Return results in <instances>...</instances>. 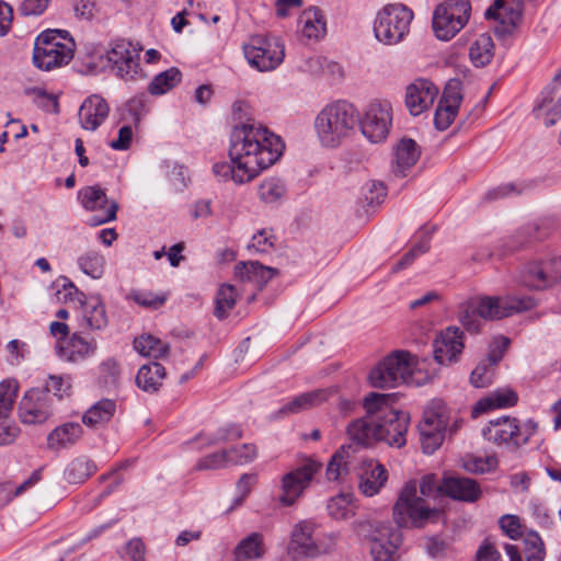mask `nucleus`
Returning <instances> with one entry per match:
<instances>
[{"instance_id": "42", "label": "nucleus", "mask_w": 561, "mask_h": 561, "mask_svg": "<svg viewBox=\"0 0 561 561\" xmlns=\"http://www.w3.org/2000/svg\"><path fill=\"white\" fill-rule=\"evenodd\" d=\"M96 470L95 465L87 457L73 459L65 469V479L69 483H81Z\"/></svg>"}, {"instance_id": "6", "label": "nucleus", "mask_w": 561, "mask_h": 561, "mask_svg": "<svg viewBox=\"0 0 561 561\" xmlns=\"http://www.w3.org/2000/svg\"><path fill=\"white\" fill-rule=\"evenodd\" d=\"M462 419L442 400H432L419 425L421 445L425 454H433L440 447L447 434L453 435L462 426Z\"/></svg>"}, {"instance_id": "21", "label": "nucleus", "mask_w": 561, "mask_h": 561, "mask_svg": "<svg viewBox=\"0 0 561 561\" xmlns=\"http://www.w3.org/2000/svg\"><path fill=\"white\" fill-rule=\"evenodd\" d=\"M462 101L461 82L451 79L447 82L435 112L434 124L437 129L445 130L454 122Z\"/></svg>"}, {"instance_id": "51", "label": "nucleus", "mask_w": 561, "mask_h": 561, "mask_svg": "<svg viewBox=\"0 0 561 561\" xmlns=\"http://www.w3.org/2000/svg\"><path fill=\"white\" fill-rule=\"evenodd\" d=\"M494 364L489 359L480 362L470 375V382L476 388H484L491 385L494 377Z\"/></svg>"}, {"instance_id": "61", "label": "nucleus", "mask_w": 561, "mask_h": 561, "mask_svg": "<svg viewBox=\"0 0 561 561\" xmlns=\"http://www.w3.org/2000/svg\"><path fill=\"white\" fill-rule=\"evenodd\" d=\"M231 465L229 460V451L224 450L220 453H215L210 456L205 457L198 463L199 469H219L225 466Z\"/></svg>"}, {"instance_id": "60", "label": "nucleus", "mask_w": 561, "mask_h": 561, "mask_svg": "<svg viewBox=\"0 0 561 561\" xmlns=\"http://www.w3.org/2000/svg\"><path fill=\"white\" fill-rule=\"evenodd\" d=\"M53 0H23L19 10L25 16H39L42 15Z\"/></svg>"}, {"instance_id": "12", "label": "nucleus", "mask_w": 561, "mask_h": 561, "mask_svg": "<svg viewBox=\"0 0 561 561\" xmlns=\"http://www.w3.org/2000/svg\"><path fill=\"white\" fill-rule=\"evenodd\" d=\"M537 430L538 424L531 419L520 424L515 417L503 416L489 421L482 430V435L496 445L519 448L530 440Z\"/></svg>"}, {"instance_id": "19", "label": "nucleus", "mask_w": 561, "mask_h": 561, "mask_svg": "<svg viewBox=\"0 0 561 561\" xmlns=\"http://www.w3.org/2000/svg\"><path fill=\"white\" fill-rule=\"evenodd\" d=\"M78 199L85 210L96 213L89 219L91 226H100L116 219L118 205L107 198L106 192L100 185L79 190Z\"/></svg>"}, {"instance_id": "43", "label": "nucleus", "mask_w": 561, "mask_h": 561, "mask_svg": "<svg viewBox=\"0 0 561 561\" xmlns=\"http://www.w3.org/2000/svg\"><path fill=\"white\" fill-rule=\"evenodd\" d=\"M134 348L142 356L161 358L168 354L169 346L161 340L144 334L134 341Z\"/></svg>"}, {"instance_id": "8", "label": "nucleus", "mask_w": 561, "mask_h": 561, "mask_svg": "<svg viewBox=\"0 0 561 561\" xmlns=\"http://www.w3.org/2000/svg\"><path fill=\"white\" fill-rule=\"evenodd\" d=\"M358 535L366 541L374 561H394L402 543V534L390 523L362 522Z\"/></svg>"}, {"instance_id": "22", "label": "nucleus", "mask_w": 561, "mask_h": 561, "mask_svg": "<svg viewBox=\"0 0 561 561\" xmlns=\"http://www.w3.org/2000/svg\"><path fill=\"white\" fill-rule=\"evenodd\" d=\"M438 89L426 79H417L407 87L405 105L414 116L422 114L434 103Z\"/></svg>"}, {"instance_id": "25", "label": "nucleus", "mask_w": 561, "mask_h": 561, "mask_svg": "<svg viewBox=\"0 0 561 561\" xmlns=\"http://www.w3.org/2000/svg\"><path fill=\"white\" fill-rule=\"evenodd\" d=\"M484 16L486 20L494 22L493 30L495 34L505 36L513 33L520 19V13L505 0H495L485 10Z\"/></svg>"}, {"instance_id": "29", "label": "nucleus", "mask_w": 561, "mask_h": 561, "mask_svg": "<svg viewBox=\"0 0 561 561\" xmlns=\"http://www.w3.org/2000/svg\"><path fill=\"white\" fill-rule=\"evenodd\" d=\"M376 413L370 416V413L366 410V415L352 422L347 426V434L353 442L359 445L368 446L374 442H378L380 435V425H377L378 419Z\"/></svg>"}, {"instance_id": "11", "label": "nucleus", "mask_w": 561, "mask_h": 561, "mask_svg": "<svg viewBox=\"0 0 561 561\" xmlns=\"http://www.w3.org/2000/svg\"><path fill=\"white\" fill-rule=\"evenodd\" d=\"M321 469L322 463L313 457L302 456L298 458L296 466L280 478L279 504L285 507L296 504Z\"/></svg>"}, {"instance_id": "20", "label": "nucleus", "mask_w": 561, "mask_h": 561, "mask_svg": "<svg viewBox=\"0 0 561 561\" xmlns=\"http://www.w3.org/2000/svg\"><path fill=\"white\" fill-rule=\"evenodd\" d=\"M51 415V399L46 391L41 388H32L24 393L19 403V417L22 423L42 424Z\"/></svg>"}, {"instance_id": "33", "label": "nucleus", "mask_w": 561, "mask_h": 561, "mask_svg": "<svg viewBox=\"0 0 561 561\" xmlns=\"http://www.w3.org/2000/svg\"><path fill=\"white\" fill-rule=\"evenodd\" d=\"M232 553L237 561L262 559L266 553L264 536L257 531L251 533L238 542Z\"/></svg>"}, {"instance_id": "31", "label": "nucleus", "mask_w": 561, "mask_h": 561, "mask_svg": "<svg viewBox=\"0 0 561 561\" xmlns=\"http://www.w3.org/2000/svg\"><path fill=\"white\" fill-rule=\"evenodd\" d=\"M444 492L453 499L474 502L481 494L478 483L465 477H448L443 481Z\"/></svg>"}, {"instance_id": "64", "label": "nucleus", "mask_w": 561, "mask_h": 561, "mask_svg": "<svg viewBox=\"0 0 561 561\" xmlns=\"http://www.w3.org/2000/svg\"><path fill=\"white\" fill-rule=\"evenodd\" d=\"M501 529L511 538L517 539L522 535L520 520L516 515H505L500 519Z\"/></svg>"}, {"instance_id": "47", "label": "nucleus", "mask_w": 561, "mask_h": 561, "mask_svg": "<svg viewBox=\"0 0 561 561\" xmlns=\"http://www.w3.org/2000/svg\"><path fill=\"white\" fill-rule=\"evenodd\" d=\"M80 270L94 279H99L104 274L105 259L98 251H88L78 259Z\"/></svg>"}, {"instance_id": "58", "label": "nucleus", "mask_w": 561, "mask_h": 561, "mask_svg": "<svg viewBox=\"0 0 561 561\" xmlns=\"http://www.w3.org/2000/svg\"><path fill=\"white\" fill-rule=\"evenodd\" d=\"M242 430L240 426L231 424L224 427H220L216 434L210 436L207 440L208 445H215L221 442H230L238 438H241Z\"/></svg>"}, {"instance_id": "45", "label": "nucleus", "mask_w": 561, "mask_h": 561, "mask_svg": "<svg viewBox=\"0 0 561 561\" xmlns=\"http://www.w3.org/2000/svg\"><path fill=\"white\" fill-rule=\"evenodd\" d=\"M33 103L46 113L57 114L59 112V95L48 92L44 88H30L25 90Z\"/></svg>"}, {"instance_id": "41", "label": "nucleus", "mask_w": 561, "mask_h": 561, "mask_svg": "<svg viewBox=\"0 0 561 561\" xmlns=\"http://www.w3.org/2000/svg\"><path fill=\"white\" fill-rule=\"evenodd\" d=\"M494 44L489 34H481L471 45L469 56L477 67L488 65L493 58Z\"/></svg>"}, {"instance_id": "37", "label": "nucleus", "mask_w": 561, "mask_h": 561, "mask_svg": "<svg viewBox=\"0 0 561 561\" xmlns=\"http://www.w3.org/2000/svg\"><path fill=\"white\" fill-rule=\"evenodd\" d=\"M165 377V369L159 363L144 365L136 376L137 386L147 392H154L162 385Z\"/></svg>"}, {"instance_id": "9", "label": "nucleus", "mask_w": 561, "mask_h": 561, "mask_svg": "<svg viewBox=\"0 0 561 561\" xmlns=\"http://www.w3.org/2000/svg\"><path fill=\"white\" fill-rule=\"evenodd\" d=\"M417 359L411 353L397 351L382 359L369 374L375 388H394L401 383H413Z\"/></svg>"}, {"instance_id": "5", "label": "nucleus", "mask_w": 561, "mask_h": 561, "mask_svg": "<svg viewBox=\"0 0 561 561\" xmlns=\"http://www.w3.org/2000/svg\"><path fill=\"white\" fill-rule=\"evenodd\" d=\"M396 399L394 393H370L366 397L364 407L370 413H376L377 425H380V436L378 442H385L389 446L398 448L405 445V435L409 427L408 413L397 410L392 403Z\"/></svg>"}, {"instance_id": "34", "label": "nucleus", "mask_w": 561, "mask_h": 561, "mask_svg": "<svg viewBox=\"0 0 561 561\" xmlns=\"http://www.w3.org/2000/svg\"><path fill=\"white\" fill-rule=\"evenodd\" d=\"M299 24L302 35L309 39H320L327 34V20L319 8L305 10L299 18Z\"/></svg>"}, {"instance_id": "16", "label": "nucleus", "mask_w": 561, "mask_h": 561, "mask_svg": "<svg viewBox=\"0 0 561 561\" xmlns=\"http://www.w3.org/2000/svg\"><path fill=\"white\" fill-rule=\"evenodd\" d=\"M248 62L260 71L276 69L284 60L285 48L276 37L254 35L243 46Z\"/></svg>"}, {"instance_id": "14", "label": "nucleus", "mask_w": 561, "mask_h": 561, "mask_svg": "<svg viewBox=\"0 0 561 561\" xmlns=\"http://www.w3.org/2000/svg\"><path fill=\"white\" fill-rule=\"evenodd\" d=\"M141 47L127 39H117L110 44L105 58L116 76L125 81L145 78L140 67Z\"/></svg>"}, {"instance_id": "4", "label": "nucleus", "mask_w": 561, "mask_h": 561, "mask_svg": "<svg viewBox=\"0 0 561 561\" xmlns=\"http://www.w3.org/2000/svg\"><path fill=\"white\" fill-rule=\"evenodd\" d=\"M358 123L357 111L347 101L327 104L314 117L313 129L323 148H337L347 140Z\"/></svg>"}, {"instance_id": "26", "label": "nucleus", "mask_w": 561, "mask_h": 561, "mask_svg": "<svg viewBox=\"0 0 561 561\" xmlns=\"http://www.w3.org/2000/svg\"><path fill=\"white\" fill-rule=\"evenodd\" d=\"M108 114L107 102L101 95L92 94L83 101L79 108V124L83 129L94 131L105 122Z\"/></svg>"}, {"instance_id": "54", "label": "nucleus", "mask_w": 561, "mask_h": 561, "mask_svg": "<svg viewBox=\"0 0 561 561\" xmlns=\"http://www.w3.org/2000/svg\"><path fill=\"white\" fill-rule=\"evenodd\" d=\"M228 451L231 465H245L253 461L256 457V447L252 444L232 447Z\"/></svg>"}, {"instance_id": "55", "label": "nucleus", "mask_w": 561, "mask_h": 561, "mask_svg": "<svg viewBox=\"0 0 561 561\" xmlns=\"http://www.w3.org/2000/svg\"><path fill=\"white\" fill-rule=\"evenodd\" d=\"M273 248L274 237L267 230H261L255 233L248 244V249L254 253H268Z\"/></svg>"}, {"instance_id": "24", "label": "nucleus", "mask_w": 561, "mask_h": 561, "mask_svg": "<svg viewBox=\"0 0 561 561\" xmlns=\"http://www.w3.org/2000/svg\"><path fill=\"white\" fill-rule=\"evenodd\" d=\"M57 356L68 363H79L94 355L96 343L87 341L80 334L73 333L69 339H59L56 341Z\"/></svg>"}, {"instance_id": "36", "label": "nucleus", "mask_w": 561, "mask_h": 561, "mask_svg": "<svg viewBox=\"0 0 561 561\" xmlns=\"http://www.w3.org/2000/svg\"><path fill=\"white\" fill-rule=\"evenodd\" d=\"M327 399L323 390L306 392L294 398L290 402L284 404L277 412V417L286 416L289 414L299 413L304 410L310 409L323 402Z\"/></svg>"}, {"instance_id": "7", "label": "nucleus", "mask_w": 561, "mask_h": 561, "mask_svg": "<svg viewBox=\"0 0 561 561\" xmlns=\"http://www.w3.org/2000/svg\"><path fill=\"white\" fill-rule=\"evenodd\" d=\"M76 43L68 31L46 30L35 39L33 62L42 69H51L67 65L73 57Z\"/></svg>"}, {"instance_id": "1", "label": "nucleus", "mask_w": 561, "mask_h": 561, "mask_svg": "<svg viewBox=\"0 0 561 561\" xmlns=\"http://www.w3.org/2000/svg\"><path fill=\"white\" fill-rule=\"evenodd\" d=\"M249 106L237 101L231 106L234 125L230 133L229 161L214 163L213 173L222 182L242 185L282 157L283 139L263 124L248 117Z\"/></svg>"}, {"instance_id": "62", "label": "nucleus", "mask_w": 561, "mask_h": 561, "mask_svg": "<svg viewBox=\"0 0 561 561\" xmlns=\"http://www.w3.org/2000/svg\"><path fill=\"white\" fill-rule=\"evenodd\" d=\"M539 264L545 270L549 287L561 280V257H554Z\"/></svg>"}, {"instance_id": "30", "label": "nucleus", "mask_w": 561, "mask_h": 561, "mask_svg": "<svg viewBox=\"0 0 561 561\" xmlns=\"http://www.w3.org/2000/svg\"><path fill=\"white\" fill-rule=\"evenodd\" d=\"M83 430L77 422H66L55 427L47 436V446L53 450L66 449L77 444Z\"/></svg>"}, {"instance_id": "53", "label": "nucleus", "mask_w": 561, "mask_h": 561, "mask_svg": "<svg viewBox=\"0 0 561 561\" xmlns=\"http://www.w3.org/2000/svg\"><path fill=\"white\" fill-rule=\"evenodd\" d=\"M524 553L526 561H543L546 551L538 534L531 533L525 538Z\"/></svg>"}, {"instance_id": "23", "label": "nucleus", "mask_w": 561, "mask_h": 561, "mask_svg": "<svg viewBox=\"0 0 561 561\" xmlns=\"http://www.w3.org/2000/svg\"><path fill=\"white\" fill-rule=\"evenodd\" d=\"M434 357L440 365H447L458 359L463 350L462 332L449 327L434 341Z\"/></svg>"}, {"instance_id": "17", "label": "nucleus", "mask_w": 561, "mask_h": 561, "mask_svg": "<svg viewBox=\"0 0 561 561\" xmlns=\"http://www.w3.org/2000/svg\"><path fill=\"white\" fill-rule=\"evenodd\" d=\"M316 523L310 519L299 520L293 526L287 545V554L291 559L313 558L328 552L323 540L316 539Z\"/></svg>"}, {"instance_id": "49", "label": "nucleus", "mask_w": 561, "mask_h": 561, "mask_svg": "<svg viewBox=\"0 0 561 561\" xmlns=\"http://www.w3.org/2000/svg\"><path fill=\"white\" fill-rule=\"evenodd\" d=\"M238 294L231 285H221L216 296L215 316L218 319H225L229 311L234 307Z\"/></svg>"}, {"instance_id": "46", "label": "nucleus", "mask_w": 561, "mask_h": 561, "mask_svg": "<svg viewBox=\"0 0 561 561\" xmlns=\"http://www.w3.org/2000/svg\"><path fill=\"white\" fill-rule=\"evenodd\" d=\"M519 282L531 289H545L549 287L545 270L541 268L539 263L525 265L519 273Z\"/></svg>"}, {"instance_id": "48", "label": "nucleus", "mask_w": 561, "mask_h": 561, "mask_svg": "<svg viewBox=\"0 0 561 561\" xmlns=\"http://www.w3.org/2000/svg\"><path fill=\"white\" fill-rule=\"evenodd\" d=\"M286 192L284 182L278 178L264 179L257 188L259 198L264 203H275L280 199Z\"/></svg>"}, {"instance_id": "15", "label": "nucleus", "mask_w": 561, "mask_h": 561, "mask_svg": "<svg viewBox=\"0 0 561 561\" xmlns=\"http://www.w3.org/2000/svg\"><path fill=\"white\" fill-rule=\"evenodd\" d=\"M64 288L65 298L79 305L77 318L79 327L83 331H100L107 327L108 318L105 306L99 296L87 297L72 283L65 285Z\"/></svg>"}, {"instance_id": "52", "label": "nucleus", "mask_w": 561, "mask_h": 561, "mask_svg": "<svg viewBox=\"0 0 561 561\" xmlns=\"http://www.w3.org/2000/svg\"><path fill=\"white\" fill-rule=\"evenodd\" d=\"M165 174L174 190L183 191L187 185V170L176 162H164Z\"/></svg>"}, {"instance_id": "27", "label": "nucleus", "mask_w": 561, "mask_h": 561, "mask_svg": "<svg viewBox=\"0 0 561 561\" xmlns=\"http://www.w3.org/2000/svg\"><path fill=\"white\" fill-rule=\"evenodd\" d=\"M388 480L386 468L379 462L370 459L364 462L363 471L359 474L358 488L366 496H374L380 492Z\"/></svg>"}, {"instance_id": "63", "label": "nucleus", "mask_w": 561, "mask_h": 561, "mask_svg": "<svg viewBox=\"0 0 561 561\" xmlns=\"http://www.w3.org/2000/svg\"><path fill=\"white\" fill-rule=\"evenodd\" d=\"M510 345V339L505 336H496L490 345V351L488 354L489 362L491 364L496 365L503 357L505 351Z\"/></svg>"}, {"instance_id": "39", "label": "nucleus", "mask_w": 561, "mask_h": 561, "mask_svg": "<svg viewBox=\"0 0 561 561\" xmlns=\"http://www.w3.org/2000/svg\"><path fill=\"white\" fill-rule=\"evenodd\" d=\"M328 514L336 520H344L355 515L356 506L352 493H340L331 497L327 505Z\"/></svg>"}, {"instance_id": "35", "label": "nucleus", "mask_w": 561, "mask_h": 561, "mask_svg": "<svg viewBox=\"0 0 561 561\" xmlns=\"http://www.w3.org/2000/svg\"><path fill=\"white\" fill-rule=\"evenodd\" d=\"M517 402L516 393L508 389L502 388L491 392L488 397L479 400L472 408V416L477 417L491 409L513 407Z\"/></svg>"}, {"instance_id": "59", "label": "nucleus", "mask_w": 561, "mask_h": 561, "mask_svg": "<svg viewBox=\"0 0 561 561\" xmlns=\"http://www.w3.org/2000/svg\"><path fill=\"white\" fill-rule=\"evenodd\" d=\"M134 300L146 308L158 309L167 301L165 295H157L151 291H138L133 295Z\"/></svg>"}, {"instance_id": "10", "label": "nucleus", "mask_w": 561, "mask_h": 561, "mask_svg": "<svg viewBox=\"0 0 561 561\" xmlns=\"http://www.w3.org/2000/svg\"><path fill=\"white\" fill-rule=\"evenodd\" d=\"M413 18L412 10L401 3L382 7L374 20L376 39L388 46L401 43L410 32Z\"/></svg>"}, {"instance_id": "50", "label": "nucleus", "mask_w": 561, "mask_h": 561, "mask_svg": "<svg viewBox=\"0 0 561 561\" xmlns=\"http://www.w3.org/2000/svg\"><path fill=\"white\" fill-rule=\"evenodd\" d=\"M19 386L15 380L0 382V419L10 416L18 396Z\"/></svg>"}, {"instance_id": "13", "label": "nucleus", "mask_w": 561, "mask_h": 561, "mask_svg": "<svg viewBox=\"0 0 561 561\" xmlns=\"http://www.w3.org/2000/svg\"><path fill=\"white\" fill-rule=\"evenodd\" d=\"M471 14L469 0H444L434 10L433 30L437 38L449 41L468 23Z\"/></svg>"}, {"instance_id": "40", "label": "nucleus", "mask_w": 561, "mask_h": 561, "mask_svg": "<svg viewBox=\"0 0 561 561\" xmlns=\"http://www.w3.org/2000/svg\"><path fill=\"white\" fill-rule=\"evenodd\" d=\"M182 80L181 71L172 67L157 75L149 83L148 91L152 95H162L176 87Z\"/></svg>"}, {"instance_id": "32", "label": "nucleus", "mask_w": 561, "mask_h": 561, "mask_svg": "<svg viewBox=\"0 0 561 561\" xmlns=\"http://www.w3.org/2000/svg\"><path fill=\"white\" fill-rule=\"evenodd\" d=\"M276 270L264 266L256 261L239 262L234 267V274L243 282H250L259 288L265 286L275 275Z\"/></svg>"}, {"instance_id": "2", "label": "nucleus", "mask_w": 561, "mask_h": 561, "mask_svg": "<svg viewBox=\"0 0 561 561\" xmlns=\"http://www.w3.org/2000/svg\"><path fill=\"white\" fill-rule=\"evenodd\" d=\"M444 492L443 483H438L435 474L424 476L420 482L411 480L400 491L393 506V518L398 526L422 527L428 520L438 516L439 511L426 503V497Z\"/></svg>"}, {"instance_id": "56", "label": "nucleus", "mask_w": 561, "mask_h": 561, "mask_svg": "<svg viewBox=\"0 0 561 561\" xmlns=\"http://www.w3.org/2000/svg\"><path fill=\"white\" fill-rule=\"evenodd\" d=\"M71 388V383L69 378H65L62 376L51 375L49 376L45 388L43 389L48 394L53 392L59 399L69 394V390Z\"/></svg>"}, {"instance_id": "3", "label": "nucleus", "mask_w": 561, "mask_h": 561, "mask_svg": "<svg viewBox=\"0 0 561 561\" xmlns=\"http://www.w3.org/2000/svg\"><path fill=\"white\" fill-rule=\"evenodd\" d=\"M535 300L529 296L473 297L459 305L458 320L470 332H478L484 320H497L530 310Z\"/></svg>"}, {"instance_id": "44", "label": "nucleus", "mask_w": 561, "mask_h": 561, "mask_svg": "<svg viewBox=\"0 0 561 561\" xmlns=\"http://www.w3.org/2000/svg\"><path fill=\"white\" fill-rule=\"evenodd\" d=\"M351 449V446H342L331 457L325 470V476L329 481H337L348 472Z\"/></svg>"}, {"instance_id": "28", "label": "nucleus", "mask_w": 561, "mask_h": 561, "mask_svg": "<svg viewBox=\"0 0 561 561\" xmlns=\"http://www.w3.org/2000/svg\"><path fill=\"white\" fill-rule=\"evenodd\" d=\"M420 154V148L413 139L402 138L394 148L393 174L398 178L407 176L411 168L419 161Z\"/></svg>"}, {"instance_id": "57", "label": "nucleus", "mask_w": 561, "mask_h": 561, "mask_svg": "<svg viewBox=\"0 0 561 561\" xmlns=\"http://www.w3.org/2000/svg\"><path fill=\"white\" fill-rule=\"evenodd\" d=\"M363 191L365 201L369 205L380 204L387 195L386 186L383 185V183L378 181H370L366 183Z\"/></svg>"}, {"instance_id": "18", "label": "nucleus", "mask_w": 561, "mask_h": 561, "mask_svg": "<svg viewBox=\"0 0 561 561\" xmlns=\"http://www.w3.org/2000/svg\"><path fill=\"white\" fill-rule=\"evenodd\" d=\"M392 124V105L387 100H375L368 104L360 121L363 135L373 144L383 141Z\"/></svg>"}, {"instance_id": "38", "label": "nucleus", "mask_w": 561, "mask_h": 561, "mask_svg": "<svg viewBox=\"0 0 561 561\" xmlns=\"http://www.w3.org/2000/svg\"><path fill=\"white\" fill-rule=\"evenodd\" d=\"M115 410L116 403L113 400H100L85 411L82 422L89 427L103 425L113 417Z\"/></svg>"}]
</instances>
